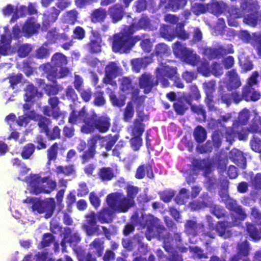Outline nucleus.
I'll return each mask as SVG.
<instances>
[{
	"mask_svg": "<svg viewBox=\"0 0 261 261\" xmlns=\"http://www.w3.org/2000/svg\"><path fill=\"white\" fill-rule=\"evenodd\" d=\"M118 135H115L112 136L111 134H110L105 137H101L99 140L101 139L103 143H106L105 149L107 151H109L112 149V147L118 141Z\"/></svg>",
	"mask_w": 261,
	"mask_h": 261,
	"instance_id": "72a5a7b5",
	"label": "nucleus"
},
{
	"mask_svg": "<svg viewBox=\"0 0 261 261\" xmlns=\"http://www.w3.org/2000/svg\"><path fill=\"white\" fill-rule=\"evenodd\" d=\"M89 246L94 255L98 257L102 256L104 251V241L101 238H95L90 244Z\"/></svg>",
	"mask_w": 261,
	"mask_h": 261,
	"instance_id": "5701e85b",
	"label": "nucleus"
},
{
	"mask_svg": "<svg viewBox=\"0 0 261 261\" xmlns=\"http://www.w3.org/2000/svg\"><path fill=\"white\" fill-rule=\"evenodd\" d=\"M151 62V57L136 58L132 59L131 61L133 69L137 73L139 72L141 69L145 68Z\"/></svg>",
	"mask_w": 261,
	"mask_h": 261,
	"instance_id": "aec40b11",
	"label": "nucleus"
},
{
	"mask_svg": "<svg viewBox=\"0 0 261 261\" xmlns=\"http://www.w3.org/2000/svg\"><path fill=\"white\" fill-rule=\"evenodd\" d=\"M50 52L48 48L41 46L36 49L35 57L38 59H44L48 58Z\"/></svg>",
	"mask_w": 261,
	"mask_h": 261,
	"instance_id": "0e129e2a",
	"label": "nucleus"
},
{
	"mask_svg": "<svg viewBox=\"0 0 261 261\" xmlns=\"http://www.w3.org/2000/svg\"><path fill=\"white\" fill-rule=\"evenodd\" d=\"M43 113L47 116H52L55 119H58L60 115L59 111L52 109L51 107L45 106L43 107Z\"/></svg>",
	"mask_w": 261,
	"mask_h": 261,
	"instance_id": "6e6d98bb",
	"label": "nucleus"
},
{
	"mask_svg": "<svg viewBox=\"0 0 261 261\" xmlns=\"http://www.w3.org/2000/svg\"><path fill=\"white\" fill-rule=\"evenodd\" d=\"M242 2H245L247 6V12L244 14V22L251 26H255L257 23L256 14L254 13H252L250 15H245V14L250 11H253L258 9V6L256 1L254 0H243Z\"/></svg>",
	"mask_w": 261,
	"mask_h": 261,
	"instance_id": "9d476101",
	"label": "nucleus"
},
{
	"mask_svg": "<svg viewBox=\"0 0 261 261\" xmlns=\"http://www.w3.org/2000/svg\"><path fill=\"white\" fill-rule=\"evenodd\" d=\"M79 92L82 99L85 102H89L91 98L92 95L93 94L91 89L90 88L82 89Z\"/></svg>",
	"mask_w": 261,
	"mask_h": 261,
	"instance_id": "774afa93",
	"label": "nucleus"
},
{
	"mask_svg": "<svg viewBox=\"0 0 261 261\" xmlns=\"http://www.w3.org/2000/svg\"><path fill=\"white\" fill-rule=\"evenodd\" d=\"M129 142L135 151L138 150L142 144V139L141 137L134 136L130 139Z\"/></svg>",
	"mask_w": 261,
	"mask_h": 261,
	"instance_id": "338daca9",
	"label": "nucleus"
},
{
	"mask_svg": "<svg viewBox=\"0 0 261 261\" xmlns=\"http://www.w3.org/2000/svg\"><path fill=\"white\" fill-rule=\"evenodd\" d=\"M111 126V119L106 116H98L93 113L85 118V124L82 125L81 132L85 134L93 133L95 130L99 133L107 132Z\"/></svg>",
	"mask_w": 261,
	"mask_h": 261,
	"instance_id": "7ed1b4c3",
	"label": "nucleus"
},
{
	"mask_svg": "<svg viewBox=\"0 0 261 261\" xmlns=\"http://www.w3.org/2000/svg\"><path fill=\"white\" fill-rule=\"evenodd\" d=\"M11 39H7L6 35H2L0 39V55L6 56L8 55V50L10 49Z\"/></svg>",
	"mask_w": 261,
	"mask_h": 261,
	"instance_id": "4c0bfd02",
	"label": "nucleus"
},
{
	"mask_svg": "<svg viewBox=\"0 0 261 261\" xmlns=\"http://www.w3.org/2000/svg\"><path fill=\"white\" fill-rule=\"evenodd\" d=\"M33 120L37 122V125L40 128V132L45 133L49 129V126L51 123V120L40 114H35L32 117Z\"/></svg>",
	"mask_w": 261,
	"mask_h": 261,
	"instance_id": "412c9836",
	"label": "nucleus"
},
{
	"mask_svg": "<svg viewBox=\"0 0 261 261\" xmlns=\"http://www.w3.org/2000/svg\"><path fill=\"white\" fill-rule=\"evenodd\" d=\"M224 4H220L217 2H213L211 5H208V11L217 15L222 11Z\"/></svg>",
	"mask_w": 261,
	"mask_h": 261,
	"instance_id": "13d9d810",
	"label": "nucleus"
},
{
	"mask_svg": "<svg viewBox=\"0 0 261 261\" xmlns=\"http://www.w3.org/2000/svg\"><path fill=\"white\" fill-rule=\"evenodd\" d=\"M232 98L236 103L239 102L243 98L246 101L252 100L256 101L260 97V94L259 92L256 91L251 86H245L242 91L241 95L237 92H234L232 93Z\"/></svg>",
	"mask_w": 261,
	"mask_h": 261,
	"instance_id": "6e6552de",
	"label": "nucleus"
},
{
	"mask_svg": "<svg viewBox=\"0 0 261 261\" xmlns=\"http://www.w3.org/2000/svg\"><path fill=\"white\" fill-rule=\"evenodd\" d=\"M156 79L149 73L145 72L139 78V86L141 89H143L145 94L150 93L152 88L159 83L163 84V69L157 68L155 73Z\"/></svg>",
	"mask_w": 261,
	"mask_h": 261,
	"instance_id": "423d86ee",
	"label": "nucleus"
},
{
	"mask_svg": "<svg viewBox=\"0 0 261 261\" xmlns=\"http://www.w3.org/2000/svg\"><path fill=\"white\" fill-rule=\"evenodd\" d=\"M40 28V24L37 23L33 18L31 17L25 22L22 30L24 35L29 37L37 33Z\"/></svg>",
	"mask_w": 261,
	"mask_h": 261,
	"instance_id": "a211bd4d",
	"label": "nucleus"
},
{
	"mask_svg": "<svg viewBox=\"0 0 261 261\" xmlns=\"http://www.w3.org/2000/svg\"><path fill=\"white\" fill-rule=\"evenodd\" d=\"M198 70L206 76H208L210 73L215 76H219L223 73V69L219 64H214L210 68L205 61L198 64Z\"/></svg>",
	"mask_w": 261,
	"mask_h": 261,
	"instance_id": "4468645a",
	"label": "nucleus"
},
{
	"mask_svg": "<svg viewBox=\"0 0 261 261\" xmlns=\"http://www.w3.org/2000/svg\"><path fill=\"white\" fill-rule=\"evenodd\" d=\"M78 15V12L75 9H72L66 12L64 17L67 23L74 25L77 21Z\"/></svg>",
	"mask_w": 261,
	"mask_h": 261,
	"instance_id": "37998d69",
	"label": "nucleus"
},
{
	"mask_svg": "<svg viewBox=\"0 0 261 261\" xmlns=\"http://www.w3.org/2000/svg\"><path fill=\"white\" fill-rule=\"evenodd\" d=\"M230 157L238 166L242 168L246 167V160L241 151L233 149L230 152Z\"/></svg>",
	"mask_w": 261,
	"mask_h": 261,
	"instance_id": "cd10ccee",
	"label": "nucleus"
},
{
	"mask_svg": "<svg viewBox=\"0 0 261 261\" xmlns=\"http://www.w3.org/2000/svg\"><path fill=\"white\" fill-rule=\"evenodd\" d=\"M106 202L109 207L116 212H126L131 207V200L122 193L114 192L106 197Z\"/></svg>",
	"mask_w": 261,
	"mask_h": 261,
	"instance_id": "39448f33",
	"label": "nucleus"
},
{
	"mask_svg": "<svg viewBox=\"0 0 261 261\" xmlns=\"http://www.w3.org/2000/svg\"><path fill=\"white\" fill-rule=\"evenodd\" d=\"M90 115L87 113L84 107L79 111L73 109L69 114L68 122L73 125L77 124L81 122H83L85 124V118L89 117Z\"/></svg>",
	"mask_w": 261,
	"mask_h": 261,
	"instance_id": "f3484780",
	"label": "nucleus"
},
{
	"mask_svg": "<svg viewBox=\"0 0 261 261\" xmlns=\"http://www.w3.org/2000/svg\"><path fill=\"white\" fill-rule=\"evenodd\" d=\"M59 150V144L56 142L53 144L46 150L47 163L56 160Z\"/></svg>",
	"mask_w": 261,
	"mask_h": 261,
	"instance_id": "e433bc0d",
	"label": "nucleus"
},
{
	"mask_svg": "<svg viewBox=\"0 0 261 261\" xmlns=\"http://www.w3.org/2000/svg\"><path fill=\"white\" fill-rule=\"evenodd\" d=\"M85 31L81 26L74 28L73 31V38L77 40H83L85 37Z\"/></svg>",
	"mask_w": 261,
	"mask_h": 261,
	"instance_id": "e2e57ef3",
	"label": "nucleus"
},
{
	"mask_svg": "<svg viewBox=\"0 0 261 261\" xmlns=\"http://www.w3.org/2000/svg\"><path fill=\"white\" fill-rule=\"evenodd\" d=\"M105 72V73L109 74L116 77L118 75L119 67L114 62H110L106 66Z\"/></svg>",
	"mask_w": 261,
	"mask_h": 261,
	"instance_id": "49530a36",
	"label": "nucleus"
},
{
	"mask_svg": "<svg viewBox=\"0 0 261 261\" xmlns=\"http://www.w3.org/2000/svg\"><path fill=\"white\" fill-rule=\"evenodd\" d=\"M126 146V142L122 140H120L112 150V155L120 158L121 155L124 152V148Z\"/></svg>",
	"mask_w": 261,
	"mask_h": 261,
	"instance_id": "c03bdc74",
	"label": "nucleus"
},
{
	"mask_svg": "<svg viewBox=\"0 0 261 261\" xmlns=\"http://www.w3.org/2000/svg\"><path fill=\"white\" fill-rule=\"evenodd\" d=\"M195 140L198 142H202L206 139L205 130L201 126H197L194 131Z\"/></svg>",
	"mask_w": 261,
	"mask_h": 261,
	"instance_id": "864d4df0",
	"label": "nucleus"
},
{
	"mask_svg": "<svg viewBox=\"0 0 261 261\" xmlns=\"http://www.w3.org/2000/svg\"><path fill=\"white\" fill-rule=\"evenodd\" d=\"M251 248L246 240L239 243L237 246V254L233 256L247 257L250 252Z\"/></svg>",
	"mask_w": 261,
	"mask_h": 261,
	"instance_id": "2f4dec72",
	"label": "nucleus"
},
{
	"mask_svg": "<svg viewBox=\"0 0 261 261\" xmlns=\"http://www.w3.org/2000/svg\"><path fill=\"white\" fill-rule=\"evenodd\" d=\"M67 57L61 53H56L51 58L50 62H47L42 65V69L44 73L48 72V71L51 69L58 68L67 65Z\"/></svg>",
	"mask_w": 261,
	"mask_h": 261,
	"instance_id": "1a4fd4ad",
	"label": "nucleus"
},
{
	"mask_svg": "<svg viewBox=\"0 0 261 261\" xmlns=\"http://www.w3.org/2000/svg\"><path fill=\"white\" fill-rule=\"evenodd\" d=\"M55 237L50 233H45L43 235L41 244L42 247H48L55 241Z\"/></svg>",
	"mask_w": 261,
	"mask_h": 261,
	"instance_id": "bf43d9fd",
	"label": "nucleus"
},
{
	"mask_svg": "<svg viewBox=\"0 0 261 261\" xmlns=\"http://www.w3.org/2000/svg\"><path fill=\"white\" fill-rule=\"evenodd\" d=\"M32 50V48L28 44H24L19 46L18 49V54L21 58L28 56Z\"/></svg>",
	"mask_w": 261,
	"mask_h": 261,
	"instance_id": "680f3d73",
	"label": "nucleus"
},
{
	"mask_svg": "<svg viewBox=\"0 0 261 261\" xmlns=\"http://www.w3.org/2000/svg\"><path fill=\"white\" fill-rule=\"evenodd\" d=\"M60 129L58 126H55L50 130L49 128L45 134L49 140H54L60 138Z\"/></svg>",
	"mask_w": 261,
	"mask_h": 261,
	"instance_id": "603ef678",
	"label": "nucleus"
},
{
	"mask_svg": "<svg viewBox=\"0 0 261 261\" xmlns=\"http://www.w3.org/2000/svg\"><path fill=\"white\" fill-rule=\"evenodd\" d=\"M144 131V124L140 120H135L132 126V135L141 137Z\"/></svg>",
	"mask_w": 261,
	"mask_h": 261,
	"instance_id": "79ce46f5",
	"label": "nucleus"
},
{
	"mask_svg": "<svg viewBox=\"0 0 261 261\" xmlns=\"http://www.w3.org/2000/svg\"><path fill=\"white\" fill-rule=\"evenodd\" d=\"M226 206L231 211L234 212L235 214H233L234 217H238L239 219L244 220L246 217V214L241 207L238 206L236 201L231 199L227 198L225 200Z\"/></svg>",
	"mask_w": 261,
	"mask_h": 261,
	"instance_id": "4be33fe9",
	"label": "nucleus"
},
{
	"mask_svg": "<svg viewBox=\"0 0 261 261\" xmlns=\"http://www.w3.org/2000/svg\"><path fill=\"white\" fill-rule=\"evenodd\" d=\"M189 198V195L187 193V191L185 189H181L178 195L175 198V201L177 203L179 204H182L188 201Z\"/></svg>",
	"mask_w": 261,
	"mask_h": 261,
	"instance_id": "4d7b16f0",
	"label": "nucleus"
},
{
	"mask_svg": "<svg viewBox=\"0 0 261 261\" xmlns=\"http://www.w3.org/2000/svg\"><path fill=\"white\" fill-rule=\"evenodd\" d=\"M241 9L242 10V11L239 9L231 7L229 10L228 11L230 15V17L228 19V23L229 25L233 27L237 26L238 25V22L234 20L233 18L240 17L247 12V6L245 2L242 3Z\"/></svg>",
	"mask_w": 261,
	"mask_h": 261,
	"instance_id": "6ab92c4d",
	"label": "nucleus"
},
{
	"mask_svg": "<svg viewBox=\"0 0 261 261\" xmlns=\"http://www.w3.org/2000/svg\"><path fill=\"white\" fill-rule=\"evenodd\" d=\"M115 212L109 207H104L97 213L91 211L87 214L85 215V223L83 225L87 234L89 236L99 235V226L97 224V219L102 224L111 223L113 221Z\"/></svg>",
	"mask_w": 261,
	"mask_h": 261,
	"instance_id": "f257e3e1",
	"label": "nucleus"
},
{
	"mask_svg": "<svg viewBox=\"0 0 261 261\" xmlns=\"http://www.w3.org/2000/svg\"><path fill=\"white\" fill-rule=\"evenodd\" d=\"M260 226L259 230H258L253 225L246 224L247 231L250 237L254 241H258L261 239V224Z\"/></svg>",
	"mask_w": 261,
	"mask_h": 261,
	"instance_id": "58836bf2",
	"label": "nucleus"
},
{
	"mask_svg": "<svg viewBox=\"0 0 261 261\" xmlns=\"http://www.w3.org/2000/svg\"><path fill=\"white\" fill-rule=\"evenodd\" d=\"M93 100L92 103L96 107H101L106 103L105 92L101 90L95 91L93 94Z\"/></svg>",
	"mask_w": 261,
	"mask_h": 261,
	"instance_id": "7c9ffc66",
	"label": "nucleus"
},
{
	"mask_svg": "<svg viewBox=\"0 0 261 261\" xmlns=\"http://www.w3.org/2000/svg\"><path fill=\"white\" fill-rule=\"evenodd\" d=\"M30 186L36 195L42 193L50 194L56 189L57 184L49 176L42 177L38 175H34L31 178Z\"/></svg>",
	"mask_w": 261,
	"mask_h": 261,
	"instance_id": "20e7f679",
	"label": "nucleus"
},
{
	"mask_svg": "<svg viewBox=\"0 0 261 261\" xmlns=\"http://www.w3.org/2000/svg\"><path fill=\"white\" fill-rule=\"evenodd\" d=\"M101 136L98 134L93 135L88 140V148L83 152L80 159L83 164H85L95 158L96 153V144Z\"/></svg>",
	"mask_w": 261,
	"mask_h": 261,
	"instance_id": "0eeeda50",
	"label": "nucleus"
},
{
	"mask_svg": "<svg viewBox=\"0 0 261 261\" xmlns=\"http://www.w3.org/2000/svg\"><path fill=\"white\" fill-rule=\"evenodd\" d=\"M208 4L203 5L200 4H195L192 6V11L197 15L208 11Z\"/></svg>",
	"mask_w": 261,
	"mask_h": 261,
	"instance_id": "052dcab7",
	"label": "nucleus"
},
{
	"mask_svg": "<svg viewBox=\"0 0 261 261\" xmlns=\"http://www.w3.org/2000/svg\"><path fill=\"white\" fill-rule=\"evenodd\" d=\"M44 213H45L44 217L46 219L50 218L55 211L56 203L53 198H46L42 200Z\"/></svg>",
	"mask_w": 261,
	"mask_h": 261,
	"instance_id": "a878e982",
	"label": "nucleus"
},
{
	"mask_svg": "<svg viewBox=\"0 0 261 261\" xmlns=\"http://www.w3.org/2000/svg\"><path fill=\"white\" fill-rule=\"evenodd\" d=\"M126 198H129L131 200V207L134 204V199L136 197L139 192V188L135 186H129L127 187Z\"/></svg>",
	"mask_w": 261,
	"mask_h": 261,
	"instance_id": "5fc2aeb1",
	"label": "nucleus"
},
{
	"mask_svg": "<svg viewBox=\"0 0 261 261\" xmlns=\"http://www.w3.org/2000/svg\"><path fill=\"white\" fill-rule=\"evenodd\" d=\"M120 88L121 91L127 92L132 88V80L127 77H123L121 80Z\"/></svg>",
	"mask_w": 261,
	"mask_h": 261,
	"instance_id": "69168bd1",
	"label": "nucleus"
},
{
	"mask_svg": "<svg viewBox=\"0 0 261 261\" xmlns=\"http://www.w3.org/2000/svg\"><path fill=\"white\" fill-rule=\"evenodd\" d=\"M226 83L229 90L236 89L241 85L240 80L234 70L228 72Z\"/></svg>",
	"mask_w": 261,
	"mask_h": 261,
	"instance_id": "b1692460",
	"label": "nucleus"
},
{
	"mask_svg": "<svg viewBox=\"0 0 261 261\" xmlns=\"http://www.w3.org/2000/svg\"><path fill=\"white\" fill-rule=\"evenodd\" d=\"M173 50L174 54L179 57H184L187 54H190V49L187 48L179 43H176L174 45Z\"/></svg>",
	"mask_w": 261,
	"mask_h": 261,
	"instance_id": "8fccbe9b",
	"label": "nucleus"
},
{
	"mask_svg": "<svg viewBox=\"0 0 261 261\" xmlns=\"http://www.w3.org/2000/svg\"><path fill=\"white\" fill-rule=\"evenodd\" d=\"M24 100L27 102L31 101L38 93L37 89L32 83L28 84L25 89Z\"/></svg>",
	"mask_w": 261,
	"mask_h": 261,
	"instance_id": "a19ab883",
	"label": "nucleus"
},
{
	"mask_svg": "<svg viewBox=\"0 0 261 261\" xmlns=\"http://www.w3.org/2000/svg\"><path fill=\"white\" fill-rule=\"evenodd\" d=\"M152 162L148 161L142 163L138 167L135 173V177L138 179H141L146 176L149 178L154 177L152 171Z\"/></svg>",
	"mask_w": 261,
	"mask_h": 261,
	"instance_id": "ddd939ff",
	"label": "nucleus"
},
{
	"mask_svg": "<svg viewBox=\"0 0 261 261\" xmlns=\"http://www.w3.org/2000/svg\"><path fill=\"white\" fill-rule=\"evenodd\" d=\"M107 16L106 10L102 8L94 9L90 14L91 21L93 23L103 22Z\"/></svg>",
	"mask_w": 261,
	"mask_h": 261,
	"instance_id": "bb28decb",
	"label": "nucleus"
},
{
	"mask_svg": "<svg viewBox=\"0 0 261 261\" xmlns=\"http://www.w3.org/2000/svg\"><path fill=\"white\" fill-rule=\"evenodd\" d=\"M108 13L114 23L121 21L125 14L123 6L119 4H115L109 7Z\"/></svg>",
	"mask_w": 261,
	"mask_h": 261,
	"instance_id": "dca6fc26",
	"label": "nucleus"
},
{
	"mask_svg": "<svg viewBox=\"0 0 261 261\" xmlns=\"http://www.w3.org/2000/svg\"><path fill=\"white\" fill-rule=\"evenodd\" d=\"M55 85L47 84L46 85L45 91L48 96L56 95L62 89V87L55 83Z\"/></svg>",
	"mask_w": 261,
	"mask_h": 261,
	"instance_id": "de8ad7c7",
	"label": "nucleus"
},
{
	"mask_svg": "<svg viewBox=\"0 0 261 261\" xmlns=\"http://www.w3.org/2000/svg\"><path fill=\"white\" fill-rule=\"evenodd\" d=\"M58 68L50 69L48 72L46 73L47 80L54 83H57V80L58 79H63L70 73V69L68 67L62 66Z\"/></svg>",
	"mask_w": 261,
	"mask_h": 261,
	"instance_id": "2eb2a0df",
	"label": "nucleus"
},
{
	"mask_svg": "<svg viewBox=\"0 0 261 261\" xmlns=\"http://www.w3.org/2000/svg\"><path fill=\"white\" fill-rule=\"evenodd\" d=\"M64 238L68 239L67 242H69L71 245H76L81 240V238L77 232L71 234V229L70 228L65 229Z\"/></svg>",
	"mask_w": 261,
	"mask_h": 261,
	"instance_id": "f704fd0d",
	"label": "nucleus"
},
{
	"mask_svg": "<svg viewBox=\"0 0 261 261\" xmlns=\"http://www.w3.org/2000/svg\"><path fill=\"white\" fill-rule=\"evenodd\" d=\"M60 14V10H58L56 7H51L49 10L43 14L42 23V29L47 31L50 25L56 21Z\"/></svg>",
	"mask_w": 261,
	"mask_h": 261,
	"instance_id": "9b49d317",
	"label": "nucleus"
},
{
	"mask_svg": "<svg viewBox=\"0 0 261 261\" xmlns=\"http://www.w3.org/2000/svg\"><path fill=\"white\" fill-rule=\"evenodd\" d=\"M125 97L124 95H120L118 97L114 94L110 95V100L114 106L121 108L125 103Z\"/></svg>",
	"mask_w": 261,
	"mask_h": 261,
	"instance_id": "a18cd8bd",
	"label": "nucleus"
},
{
	"mask_svg": "<svg viewBox=\"0 0 261 261\" xmlns=\"http://www.w3.org/2000/svg\"><path fill=\"white\" fill-rule=\"evenodd\" d=\"M128 26L133 27L134 33L142 29H147L150 26V20L147 16H142L137 23L133 22Z\"/></svg>",
	"mask_w": 261,
	"mask_h": 261,
	"instance_id": "c85d7f7f",
	"label": "nucleus"
},
{
	"mask_svg": "<svg viewBox=\"0 0 261 261\" xmlns=\"http://www.w3.org/2000/svg\"><path fill=\"white\" fill-rule=\"evenodd\" d=\"M134 108L133 103L128 102L124 109L123 113V120L125 121H129L134 116Z\"/></svg>",
	"mask_w": 261,
	"mask_h": 261,
	"instance_id": "3c124183",
	"label": "nucleus"
},
{
	"mask_svg": "<svg viewBox=\"0 0 261 261\" xmlns=\"http://www.w3.org/2000/svg\"><path fill=\"white\" fill-rule=\"evenodd\" d=\"M133 27L125 25L119 33L114 35L112 49L114 53L127 54L136 43L140 39L138 36H134Z\"/></svg>",
	"mask_w": 261,
	"mask_h": 261,
	"instance_id": "f03ea898",
	"label": "nucleus"
},
{
	"mask_svg": "<svg viewBox=\"0 0 261 261\" xmlns=\"http://www.w3.org/2000/svg\"><path fill=\"white\" fill-rule=\"evenodd\" d=\"M246 136V134L244 133L242 134L239 133H236L232 128H229L226 131V139L230 142L233 140L234 137H238L240 140H242L245 139Z\"/></svg>",
	"mask_w": 261,
	"mask_h": 261,
	"instance_id": "09e8293b",
	"label": "nucleus"
},
{
	"mask_svg": "<svg viewBox=\"0 0 261 261\" xmlns=\"http://www.w3.org/2000/svg\"><path fill=\"white\" fill-rule=\"evenodd\" d=\"M57 174H63L65 176L74 175L76 173L75 166L73 164L66 166H58L56 167Z\"/></svg>",
	"mask_w": 261,
	"mask_h": 261,
	"instance_id": "c9c22d12",
	"label": "nucleus"
},
{
	"mask_svg": "<svg viewBox=\"0 0 261 261\" xmlns=\"http://www.w3.org/2000/svg\"><path fill=\"white\" fill-rule=\"evenodd\" d=\"M91 35L89 37V42L86 46L91 54H98L101 51L100 45L101 37L100 34L95 31L91 32Z\"/></svg>",
	"mask_w": 261,
	"mask_h": 261,
	"instance_id": "f8f14e48",
	"label": "nucleus"
},
{
	"mask_svg": "<svg viewBox=\"0 0 261 261\" xmlns=\"http://www.w3.org/2000/svg\"><path fill=\"white\" fill-rule=\"evenodd\" d=\"M36 147L33 143H29L25 145L22 149L20 155L24 160L29 159L35 152Z\"/></svg>",
	"mask_w": 261,
	"mask_h": 261,
	"instance_id": "ea45409f",
	"label": "nucleus"
},
{
	"mask_svg": "<svg viewBox=\"0 0 261 261\" xmlns=\"http://www.w3.org/2000/svg\"><path fill=\"white\" fill-rule=\"evenodd\" d=\"M186 231L187 233L191 235H195L200 232L203 228V225L197 224L194 221H188L185 225Z\"/></svg>",
	"mask_w": 261,
	"mask_h": 261,
	"instance_id": "473e14b6",
	"label": "nucleus"
},
{
	"mask_svg": "<svg viewBox=\"0 0 261 261\" xmlns=\"http://www.w3.org/2000/svg\"><path fill=\"white\" fill-rule=\"evenodd\" d=\"M237 223H231L228 222H219L216 226V230L220 236L224 238H229L231 236V232L229 228L237 225Z\"/></svg>",
	"mask_w": 261,
	"mask_h": 261,
	"instance_id": "393cba45",
	"label": "nucleus"
},
{
	"mask_svg": "<svg viewBox=\"0 0 261 261\" xmlns=\"http://www.w3.org/2000/svg\"><path fill=\"white\" fill-rule=\"evenodd\" d=\"M98 175L102 181L111 180L115 176L113 169L110 167H103L100 168Z\"/></svg>",
	"mask_w": 261,
	"mask_h": 261,
	"instance_id": "c756f323",
	"label": "nucleus"
}]
</instances>
